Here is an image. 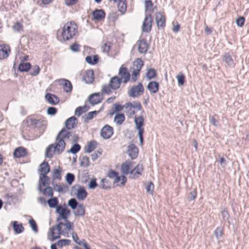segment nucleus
<instances>
[{"instance_id":"1","label":"nucleus","mask_w":249,"mask_h":249,"mask_svg":"<svg viewBox=\"0 0 249 249\" xmlns=\"http://www.w3.org/2000/svg\"><path fill=\"white\" fill-rule=\"evenodd\" d=\"M65 223L59 222L58 224L53 226L50 229L52 235V240H54L60 238V234H64L65 232L73 229V223L68 219L64 220Z\"/></svg>"},{"instance_id":"2","label":"nucleus","mask_w":249,"mask_h":249,"mask_svg":"<svg viewBox=\"0 0 249 249\" xmlns=\"http://www.w3.org/2000/svg\"><path fill=\"white\" fill-rule=\"evenodd\" d=\"M78 31V26L73 21L66 23L61 32V36L64 41L70 40L74 38Z\"/></svg>"},{"instance_id":"3","label":"nucleus","mask_w":249,"mask_h":249,"mask_svg":"<svg viewBox=\"0 0 249 249\" xmlns=\"http://www.w3.org/2000/svg\"><path fill=\"white\" fill-rule=\"evenodd\" d=\"M66 146L65 141L62 140L56 142L55 144H50L46 149L45 156L48 158H52L53 154L56 152L58 154H60L64 151Z\"/></svg>"},{"instance_id":"4","label":"nucleus","mask_w":249,"mask_h":249,"mask_svg":"<svg viewBox=\"0 0 249 249\" xmlns=\"http://www.w3.org/2000/svg\"><path fill=\"white\" fill-rule=\"evenodd\" d=\"M144 89L142 83L139 82L136 85L133 86L127 92L129 97L133 98H138L144 93Z\"/></svg>"},{"instance_id":"5","label":"nucleus","mask_w":249,"mask_h":249,"mask_svg":"<svg viewBox=\"0 0 249 249\" xmlns=\"http://www.w3.org/2000/svg\"><path fill=\"white\" fill-rule=\"evenodd\" d=\"M26 122L28 126L35 128H40L44 124L46 121L41 119H36L32 117L29 116L26 119Z\"/></svg>"},{"instance_id":"6","label":"nucleus","mask_w":249,"mask_h":249,"mask_svg":"<svg viewBox=\"0 0 249 249\" xmlns=\"http://www.w3.org/2000/svg\"><path fill=\"white\" fill-rule=\"evenodd\" d=\"M153 19L150 13L145 14L142 25V30L144 32H149L151 30Z\"/></svg>"},{"instance_id":"7","label":"nucleus","mask_w":249,"mask_h":249,"mask_svg":"<svg viewBox=\"0 0 249 249\" xmlns=\"http://www.w3.org/2000/svg\"><path fill=\"white\" fill-rule=\"evenodd\" d=\"M113 134V128L108 124H106L100 131V136L104 139L111 138Z\"/></svg>"},{"instance_id":"8","label":"nucleus","mask_w":249,"mask_h":249,"mask_svg":"<svg viewBox=\"0 0 249 249\" xmlns=\"http://www.w3.org/2000/svg\"><path fill=\"white\" fill-rule=\"evenodd\" d=\"M73 134L72 131H68L65 128H62L57 134L56 141L57 142L61 140L64 141V139H69L71 141V136Z\"/></svg>"},{"instance_id":"9","label":"nucleus","mask_w":249,"mask_h":249,"mask_svg":"<svg viewBox=\"0 0 249 249\" xmlns=\"http://www.w3.org/2000/svg\"><path fill=\"white\" fill-rule=\"evenodd\" d=\"M143 171V166L142 164H138L130 172L132 178L136 179L142 176Z\"/></svg>"},{"instance_id":"10","label":"nucleus","mask_w":249,"mask_h":249,"mask_svg":"<svg viewBox=\"0 0 249 249\" xmlns=\"http://www.w3.org/2000/svg\"><path fill=\"white\" fill-rule=\"evenodd\" d=\"M155 20L159 29L163 28L165 26V18L164 16L160 12L156 13Z\"/></svg>"},{"instance_id":"11","label":"nucleus","mask_w":249,"mask_h":249,"mask_svg":"<svg viewBox=\"0 0 249 249\" xmlns=\"http://www.w3.org/2000/svg\"><path fill=\"white\" fill-rule=\"evenodd\" d=\"M119 74L120 76L119 78H121V82L124 78L123 83H127L130 79V74L125 67H121L119 71Z\"/></svg>"},{"instance_id":"12","label":"nucleus","mask_w":249,"mask_h":249,"mask_svg":"<svg viewBox=\"0 0 249 249\" xmlns=\"http://www.w3.org/2000/svg\"><path fill=\"white\" fill-rule=\"evenodd\" d=\"M127 153L132 160L135 159L138 156V148L134 144L131 143L127 147Z\"/></svg>"},{"instance_id":"13","label":"nucleus","mask_w":249,"mask_h":249,"mask_svg":"<svg viewBox=\"0 0 249 249\" xmlns=\"http://www.w3.org/2000/svg\"><path fill=\"white\" fill-rule=\"evenodd\" d=\"M102 100V95L99 92L92 94L89 97V102L92 105H95L100 103Z\"/></svg>"},{"instance_id":"14","label":"nucleus","mask_w":249,"mask_h":249,"mask_svg":"<svg viewBox=\"0 0 249 249\" xmlns=\"http://www.w3.org/2000/svg\"><path fill=\"white\" fill-rule=\"evenodd\" d=\"M65 126L67 129L70 130L77 127V119L74 116H72L65 121Z\"/></svg>"},{"instance_id":"15","label":"nucleus","mask_w":249,"mask_h":249,"mask_svg":"<svg viewBox=\"0 0 249 249\" xmlns=\"http://www.w3.org/2000/svg\"><path fill=\"white\" fill-rule=\"evenodd\" d=\"M121 82V78L116 76L110 79L109 84L112 89L115 90L120 88Z\"/></svg>"},{"instance_id":"16","label":"nucleus","mask_w":249,"mask_h":249,"mask_svg":"<svg viewBox=\"0 0 249 249\" xmlns=\"http://www.w3.org/2000/svg\"><path fill=\"white\" fill-rule=\"evenodd\" d=\"M149 46L146 40L142 39L139 40L138 44V51L141 53H145L147 52Z\"/></svg>"},{"instance_id":"17","label":"nucleus","mask_w":249,"mask_h":249,"mask_svg":"<svg viewBox=\"0 0 249 249\" xmlns=\"http://www.w3.org/2000/svg\"><path fill=\"white\" fill-rule=\"evenodd\" d=\"M88 193L84 187L78 186L76 196L79 200H84L87 196Z\"/></svg>"},{"instance_id":"18","label":"nucleus","mask_w":249,"mask_h":249,"mask_svg":"<svg viewBox=\"0 0 249 249\" xmlns=\"http://www.w3.org/2000/svg\"><path fill=\"white\" fill-rule=\"evenodd\" d=\"M82 80L87 84L91 83L94 80V74L93 71H87L83 76Z\"/></svg>"},{"instance_id":"19","label":"nucleus","mask_w":249,"mask_h":249,"mask_svg":"<svg viewBox=\"0 0 249 249\" xmlns=\"http://www.w3.org/2000/svg\"><path fill=\"white\" fill-rule=\"evenodd\" d=\"M105 15V13L102 9H96L92 12L94 19L97 21L104 19Z\"/></svg>"},{"instance_id":"20","label":"nucleus","mask_w":249,"mask_h":249,"mask_svg":"<svg viewBox=\"0 0 249 249\" xmlns=\"http://www.w3.org/2000/svg\"><path fill=\"white\" fill-rule=\"evenodd\" d=\"M50 165L48 162L44 161L40 164L38 171L40 172V176L47 174L50 172Z\"/></svg>"},{"instance_id":"21","label":"nucleus","mask_w":249,"mask_h":249,"mask_svg":"<svg viewBox=\"0 0 249 249\" xmlns=\"http://www.w3.org/2000/svg\"><path fill=\"white\" fill-rule=\"evenodd\" d=\"M46 100L51 104L55 105L59 102V99L58 97L51 93H47L45 95Z\"/></svg>"},{"instance_id":"22","label":"nucleus","mask_w":249,"mask_h":249,"mask_svg":"<svg viewBox=\"0 0 249 249\" xmlns=\"http://www.w3.org/2000/svg\"><path fill=\"white\" fill-rule=\"evenodd\" d=\"M8 51L10 52V49L8 46L4 44L0 45V60L5 59L8 57Z\"/></svg>"},{"instance_id":"23","label":"nucleus","mask_w":249,"mask_h":249,"mask_svg":"<svg viewBox=\"0 0 249 249\" xmlns=\"http://www.w3.org/2000/svg\"><path fill=\"white\" fill-rule=\"evenodd\" d=\"M147 89L152 93H156L159 89V84L156 81H150L147 85Z\"/></svg>"},{"instance_id":"24","label":"nucleus","mask_w":249,"mask_h":249,"mask_svg":"<svg viewBox=\"0 0 249 249\" xmlns=\"http://www.w3.org/2000/svg\"><path fill=\"white\" fill-rule=\"evenodd\" d=\"M26 153V150L25 148L19 147L14 150L13 155L15 157L19 158L25 156Z\"/></svg>"},{"instance_id":"25","label":"nucleus","mask_w":249,"mask_h":249,"mask_svg":"<svg viewBox=\"0 0 249 249\" xmlns=\"http://www.w3.org/2000/svg\"><path fill=\"white\" fill-rule=\"evenodd\" d=\"M223 60L225 62L227 65L233 68L234 67L235 63L233 59L231 56L228 53H226L223 55Z\"/></svg>"},{"instance_id":"26","label":"nucleus","mask_w":249,"mask_h":249,"mask_svg":"<svg viewBox=\"0 0 249 249\" xmlns=\"http://www.w3.org/2000/svg\"><path fill=\"white\" fill-rule=\"evenodd\" d=\"M131 164V162L130 160H126L123 163L121 166V171L122 174L124 175H127L129 172L130 166Z\"/></svg>"},{"instance_id":"27","label":"nucleus","mask_w":249,"mask_h":249,"mask_svg":"<svg viewBox=\"0 0 249 249\" xmlns=\"http://www.w3.org/2000/svg\"><path fill=\"white\" fill-rule=\"evenodd\" d=\"M97 142L96 141L93 140L88 143L87 145L85 147V152L90 153L93 151L97 146Z\"/></svg>"},{"instance_id":"28","label":"nucleus","mask_w":249,"mask_h":249,"mask_svg":"<svg viewBox=\"0 0 249 249\" xmlns=\"http://www.w3.org/2000/svg\"><path fill=\"white\" fill-rule=\"evenodd\" d=\"M70 213V210L67 208H66L62 213H60V214L56 218V221L59 222L60 219H63L64 220H67Z\"/></svg>"},{"instance_id":"29","label":"nucleus","mask_w":249,"mask_h":249,"mask_svg":"<svg viewBox=\"0 0 249 249\" xmlns=\"http://www.w3.org/2000/svg\"><path fill=\"white\" fill-rule=\"evenodd\" d=\"M118 11L122 14H124L126 10L127 5L126 0H122L117 3Z\"/></svg>"},{"instance_id":"30","label":"nucleus","mask_w":249,"mask_h":249,"mask_svg":"<svg viewBox=\"0 0 249 249\" xmlns=\"http://www.w3.org/2000/svg\"><path fill=\"white\" fill-rule=\"evenodd\" d=\"M62 84L63 86V89L65 92H68L71 91L72 87L69 80L63 79Z\"/></svg>"},{"instance_id":"31","label":"nucleus","mask_w":249,"mask_h":249,"mask_svg":"<svg viewBox=\"0 0 249 249\" xmlns=\"http://www.w3.org/2000/svg\"><path fill=\"white\" fill-rule=\"evenodd\" d=\"M145 9L146 14L151 13L154 11L153 3L151 0H147L145 1Z\"/></svg>"},{"instance_id":"32","label":"nucleus","mask_w":249,"mask_h":249,"mask_svg":"<svg viewBox=\"0 0 249 249\" xmlns=\"http://www.w3.org/2000/svg\"><path fill=\"white\" fill-rule=\"evenodd\" d=\"M86 61L88 64L94 65L98 63L99 61V56L97 55L92 56H88L85 58Z\"/></svg>"},{"instance_id":"33","label":"nucleus","mask_w":249,"mask_h":249,"mask_svg":"<svg viewBox=\"0 0 249 249\" xmlns=\"http://www.w3.org/2000/svg\"><path fill=\"white\" fill-rule=\"evenodd\" d=\"M13 226L15 232L17 234L23 232L24 229L22 224H19L17 221L13 222Z\"/></svg>"},{"instance_id":"34","label":"nucleus","mask_w":249,"mask_h":249,"mask_svg":"<svg viewBox=\"0 0 249 249\" xmlns=\"http://www.w3.org/2000/svg\"><path fill=\"white\" fill-rule=\"evenodd\" d=\"M62 172V169L60 166H58L57 169H55L54 170H53L52 175L53 179V180L56 179L58 180L61 179V174Z\"/></svg>"},{"instance_id":"35","label":"nucleus","mask_w":249,"mask_h":249,"mask_svg":"<svg viewBox=\"0 0 249 249\" xmlns=\"http://www.w3.org/2000/svg\"><path fill=\"white\" fill-rule=\"evenodd\" d=\"M74 212L75 216H83L85 213V207L83 204H79Z\"/></svg>"},{"instance_id":"36","label":"nucleus","mask_w":249,"mask_h":249,"mask_svg":"<svg viewBox=\"0 0 249 249\" xmlns=\"http://www.w3.org/2000/svg\"><path fill=\"white\" fill-rule=\"evenodd\" d=\"M124 120V115L122 113H116L114 119V122L118 125L122 124Z\"/></svg>"},{"instance_id":"37","label":"nucleus","mask_w":249,"mask_h":249,"mask_svg":"<svg viewBox=\"0 0 249 249\" xmlns=\"http://www.w3.org/2000/svg\"><path fill=\"white\" fill-rule=\"evenodd\" d=\"M143 65V61L141 58H137L133 62V69L141 71L142 67Z\"/></svg>"},{"instance_id":"38","label":"nucleus","mask_w":249,"mask_h":249,"mask_svg":"<svg viewBox=\"0 0 249 249\" xmlns=\"http://www.w3.org/2000/svg\"><path fill=\"white\" fill-rule=\"evenodd\" d=\"M48 206L51 208H56L58 206V200L57 197H53L48 200Z\"/></svg>"},{"instance_id":"39","label":"nucleus","mask_w":249,"mask_h":249,"mask_svg":"<svg viewBox=\"0 0 249 249\" xmlns=\"http://www.w3.org/2000/svg\"><path fill=\"white\" fill-rule=\"evenodd\" d=\"M89 108L87 106L85 105L83 107H77L75 110V114L78 116H80L83 113L86 112Z\"/></svg>"},{"instance_id":"40","label":"nucleus","mask_w":249,"mask_h":249,"mask_svg":"<svg viewBox=\"0 0 249 249\" xmlns=\"http://www.w3.org/2000/svg\"><path fill=\"white\" fill-rule=\"evenodd\" d=\"M31 67V64L28 63H21L18 66V69L20 71H27Z\"/></svg>"},{"instance_id":"41","label":"nucleus","mask_w":249,"mask_h":249,"mask_svg":"<svg viewBox=\"0 0 249 249\" xmlns=\"http://www.w3.org/2000/svg\"><path fill=\"white\" fill-rule=\"evenodd\" d=\"M134 123L136 124V128L142 127L144 125V119L142 116L135 117Z\"/></svg>"},{"instance_id":"42","label":"nucleus","mask_w":249,"mask_h":249,"mask_svg":"<svg viewBox=\"0 0 249 249\" xmlns=\"http://www.w3.org/2000/svg\"><path fill=\"white\" fill-rule=\"evenodd\" d=\"M127 107H133V109H136L137 111L140 110L142 108V105L140 102L135 101L133 103L128 102L127 103Z\"/></svg>"},{"instance_id":"43","label":"nucleus","mask_w":249,"mask_h":249,"mask_svg":"<svg viewBox=\"0 0 249 249\" xmlns=\"http://www.w3.org/2000/svg\"><path fill=\"white\" fill-rule=\"evenodd\" d=\"M39 180L43 186L49 185L50 183V178L47 176V174L40 175Z\"/></svg>"},{"instance_id":"44","label":"nucleus","mask_w":249,"mask_h":249,"mask_svg":"<svg viewBox=\"0 0 249 249\" xmlns=\"http://www.w3.org/2000/svg\"><path fill=\"white\" fill-rule=\"evenodd\" d=\"M157 75L156 70L153 68L147 69L146 73V76L149 79L155 78Z\"/></svg>"},{"instance_id":"45","label":"nucleus","mask_w":249,"mask_h":249,"mask_svg":"<svg viewBox=\"0 0 249 249\" xmlns=\"http://www.w3.org/2000/svg\"><path fill=\"white\" fill-rule=\"evenodd\" d=\"M80 166L87 167L89 165V158L87 156H83L81 158H80Z\"/></svg>"},{"instance_id":"46","label":"nucleus","mask_w":249,"mask_h":249,"mask_svg":"<svg viewBox=\"0 0 249 249\" xmlns=\"http://www.w3.org/2000/svg\"><path fill=\"white\" fill-rule=\"evenodd\" d=\"M68 205L72 210H75L79 205V204L75 198H71L68 201Z\"/></svg>"},{"instance_id":"47","label":"nucleus","mask_w":249,"mask_h":249,"mask_svg":"<svg viewBox=\"0 0 249 249\" xmlns=\"http://www.w3.org/2000/svg\"><path fill=\"white\" fill-rule=\"evenodd\" d=\"M80 149V145L79 144L76 143H74L71 148V149L68 151V152L71 153L72 154H74L79 151Z\"/></svg>"},{"instance_id":"48","label":"nucleus","mask_w":249,"mask_h":249,"mask_svg":"<svg viewBox=\"0 0 249 249\" xmlns=\"http://www.w3.org/2000/svg\"><path fill=\"white\" fill-rule=\"evenodd\" d=\"M43 194L46 196L53 197V189L50 186H48L43 191Z\"/></svg>"},{"instance_id":"49","label":"nucleus","mask_w":249,"mask_h":249,"mask_svg":"<svg viewBox=\"0 0 249 249\" xmlns=\"http://www.w3.org/2000/svg\"><path fill=\"white\" fill-rule=\"evenodd\" d=\"M71 241L68 239H61L59 240L56 243L57 245L60 247L62 248L63 246H68L70 244Z\"/></svg>"},{"instance_id":"50","label":"nucleus","mask_w":249,"mask_h":249,"mask_svg":"<svg viewBox=\"0 0 249 249\" xmlns=\"http://www.w3.org/2000/svg\"><path fill=\"white\" fill-rule=\"evenodd\" d=\"M75 179L74 175L72 173H67L66 176V180L69 185H71Z\"/></svg>"},{"instance_id":"51","label":"nucleus","mask_w":249,"mask_h":249,"mask_svg":"<svg viewBox=\"0 0 249 249\" xmlns=\"http://www.w3.org/2000/svg\"><path fill=\"white\" fill-rule=\"evenodd\" d=\"M102 184V188L104 189H109L110 188V182L106 178H103L101 180Z\"/></svg>"},{"instance_id":"52","label":"nucleus","mask_w":249,"mask_h":249,"mask_svg":"<svg viewBox=\"0 0 249 249\" xmlns=\"http://www.w3.org/2000/svg\"><path fill=\"white\" fill-rule=\"evenodd\" d=\"M136 129L138 130V136L139 137L140 143L141 145H142L143 144V134L144 132V129L142 127L136 128Z\"/></svg>"},{"instance_id":"53","label":"nucleus","mask_w":249,"mask_h":249,"mask_svg":"<svg viewBox=\"0 0 249 249\" xmlns=\"http://www.w3.org/2000/svg\"><path fill=\"white\" fill-rule=\"evenodd\" d=\"M98 112H99V111H93L88 113L85 115V119L87 120H91L93 118L94 116H96Z\"/></svg>"},{"instance_id":"54","label":"nucleus","mask_w":249,"mask_h":249,"mask_svg":"<svg viewBox=\"0 0 249 249\" xmlns=\"http://www.w3.org/2000/svg\"><path fill=\"white\" fill-rule=\"evenodd\" d=\"M178 85L179 86H182L185 82V76L181 73L180 75H178L177 76Z\"/></svg>"},{"instance_id":"55","label":"nucleus","mask_w":249,"mask_h":249,"mask_svg":"<svg viewBox=\"0 0 249 249\" xmlns=\"http://www.w3.org/2000/svg\"><path fill=\"white\" fill-rule=\"evenodd\" d=\"M214 234L217 240L220 239L223 235V231L221 228L218 227L214 231Z\"/></svg>"},{"instance_id":"56","label":"nucleus","mask_w":249,"mask_h":249,"mask_svg":"<svg viewBox=\"0 0 249 249\" xmlns=\"http://www.w3.org/2000/svg\"><path fill=\"white\" fill-rule=\"evenodd\" d=\"M29 222L33 231L35 232H37L38 231V229L36 221L33 219H31L29 220Z\"/></svg>"},{"instance_id":"57","label":"nucleus","mask_w":249,"mask_h":249,"mask_svg":"<svg viewBox=\"0 0 249 249\" xmlns=\"http://www.w3.org/2000/svg\"><path fill=\"white\" fill-rule=\"evenodd\" d=\"M12 28H13V30L16 32H20L23 30L22 25L18 22H17V23H16L13 26Z\"/></svg>"},{"instance_id":"58","label":"nucleus","mask_w":249,"mask_h":249,"mask_svg":"<svg viewBox=\"0 0 249 249\" xmlns=\"http://www.w3.org/2000/svg\"><path fill=\"white\" fill-rule=\"evenodd\" d=\"M154 189V184L152 182H150L146 187V192L148 194L152 195Z\"/></svg>"},{"instance_id":"59","label":"nucleus","mask_w":249,"mask_h":249,"mask_svg":"<svg viewBox=\"0 0 249 249\" xmlns=\"http://www.w3.org/2000/svg\"><path fill=\"white\" fill-rule=\"evenodd\" d=\"M80 45L78 43L75 42L70 46V49L73 52H78L80 50Z\"/></svg>"},{"instance_id":"60","label":"nucleus","mask_w":249,"mask_h":249,"mask_svg":"<svg viewBox=\"0 0 249 249\" xmlns=\"http://www.w3.org/2000/svg\"><path fill=\"white\" fill-rule=\"evenodd\" d=\"M196 194L197 193L196 190H194L193 191L189 193L187 196L188 200L191 201L193 200H194L196 196Z\"/></svg>"},{"instance_id":"61","label":"nucleus","mask_w":249,"mask_h":249,"mask_svg":"<svg viewBox=\"0 0 249 249\" xmlns=\"http://www.w3.org/2000/svg\"><path fill=\"white\" fill-rule=\"evenodd\" d=\"M39 71L40 68L39 66L37 65H35L32 69L31 74L33 76H36L39 73Z\"/></svg>"},{"instance_id":"62","label":"nucleus","mask_w":249,"mask_h":249,"mask_svg":"<svg viewBox=\"0 0 249 249\" xmlns=\"http://www.w3.org/2000/svg\"><path fill=\"white\" fill-rule=\"evenodd\" d=\"M111 87H110V85H104L102 87V92L104 93L109 94L111 93Z\"/></svg>"},{"instance_id":"63","label":"nucleus","mask_w":249,"mask_h":249,"mask_svg":"<svg viewBox=\"0 0 249 249\" xmlns=\"http://www.w3.org/2000/svg\"><path fill=\"white\" fill-rule=\"evenodd\" d=\"M245 22V18L243 17H240L236 20V25L239 27H242Z\"/></svg>"},{"instance_id":"64","label":"nucleus","mask_w":249,"mask_h":249,"mask_svg":"<svg viewBox=\"0 0 249 249\" xmlns=\"http://www.w3.org/2000/svg\"><path fill=\"white\" fill-rule=\"evenodd\" d=\"M57 112V109L53 107H49L47 109V113L50 115H54Z\"/></svg>"}]
</instances>
